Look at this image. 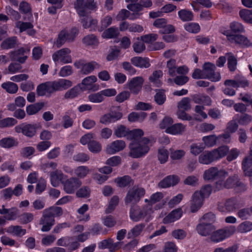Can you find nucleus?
Returning a JSON list of instances; mask_svg holds the SVG:
<instances>
[{"instance_id":"nucleus-28","label":"nucleus","mask_w":252,"mask_h":252,"mask_svg":"<svg viewBox=\"0 0 252 252\" xmlns=\"http://www.w3.org/2000/svg\"><path fill=\"white\" fill-rule=\"evenodd\" d=\"M65 177L66 176L61 171H53L50 173L51 184L54 187H57L59 186L60 182L62 183V181H64Z\"/></svg>"},{"instance_id":"nucleus-4","label":"nucleus","mask_w":252,"mask_h":252,"mask_svg":"<svg viewBox=\"0 0 252 252\" xmlns=\"http://www.w3.org/2000/svg\"><path fill=\"white\" fill-rule=\"evenodd\" d=\"M145 190L138 186H133L128 189L124 198L126 205L136 204L140 199L144 196Z\"/></svg>"},{"instance_id":"nucleus-22","label":"nucleus","mask_w":252,"mask_h":252,"mask_svg":"<svg viewBox=\"0 0 252 252\" xmlns=\"http://www.w3.org/2000/svg\"><path fill=\"white\" fill-rule=\"evenodd\" d=\"M126 147L125 142L122 140H117L108 145L106 149V153L114 154L123 150Z\"/></svg>"},{"instance_id":"nucleus-34","label":"nucleus","mask_w":252,"mask_h":252,"mask_svg":"<svg viewBox=\"0 0 252 252\" xmlns=\"http://www.w3.org/2000/svg\"><path fill=\"white\" fill-rule=\"evenodd\" d=\"M6 231L13 235L21 237L26 233V230L19 225H11L6 229Z\"/></svg>"},{"instance_id":"nucleus-20","label":"nucleus","mask_w":252,"mask_h":252,"mask_svg":"<svg viewBox=\"0 0 252 252\" xmlns=\"http://www.w3.org/2000/svg\"><path fill=\"white\" fill-rule=\"evenodd\" d=\"M144 80L142 77H135L128 81L126 85L130 92L134 94H137L141 90Z\"/></svg>"},{"instance_id":"nucleus-2","label":"nucleus","mask_w":252,"mask_h":252,"mask_svg":"<svg viewBox=\"0 0 252 252\" xmlns=\"http://www.w3.org/2000/svg\"><path fill=\"white\" fill-rule=\"evenodd\" d=\"M63 214L61 207L52 206L43 210L39 224L42 225L41 230L42 232H48L55 224V217H60Z\"/></svg>"},{"instance_id":"nucleus-5","label":"nucleus","mask_w":252,"mask_h":252,"mask_svg":"<svg viewBox=\"0 0 252 252\" xmlns=\"http://www.w3.org/2000/svg\"><path fill=\"white\" fill-rule=\"evenodd\" d=\"M235 231V227L233 226L215 230L210 235V240L214 243H219L229 237L234 233Z\"/></svg>"},{"instance_id":"nucleus-42","label":"nucleus","mask_w":252,"mask_h":252,"mask_svg":"<svg viewBox=\"0 0 252 252\" xmlns=\"http://www.w3.org/2000/svg\"><path fill=\"white\" fill-rule=\"evenodd\" d=\"M17 43V37L12 36L4 39L0 45L2 49L7 50L13 48L15 47Z\"/></svg>"},{"instance_id":"nucleus-40","label":"nucleus","mask_w":252,"mask_h":252,"mask_svg":"<svg viewBox=\"0 0 252 252\" xmlns=\"http://www.w3.org/2000/svg\"><path fill=\"white\" fill-rule=\"evenodd\" d=\"M119 34L118 29L116 27H112L104 31L102 33V37L103 38H114L117 37Z\"/></svg>"},{"instance_id":"nucleus-32","label":"nucleus","mask_w":252,"mask_h":252,"mask_svg":"<svg viewBox=\"0 0 252 252\" xmlns=\"http://www.w3.org/2000/svg\"><path fill=\"white\" fill-rule=\"evenodd\" d=\"M186 129V126L181 123L172 125L170 127L166 129L165 132L173 135L181 134Z\"/></svg>"},{"instance_id":"nucleus-3","label":"nucleus","mask_w":252,"mask_h":252,"mask_svg":"<svg viewBox=\"0 0 252 252\" xmlns=\"http://www.w3.org/2000/svg\"><path fill=\"white\" fill-rule=\"evenodd\" d=\"M154 143V141L146 137L142 138L140 141H132L129 144V155L134 158L141 157L147 154Z\"/></svg>"},{"instance_id":"nucleus-41","label":"nucleus","mask_w":252,"mask_h":252,"mask_svg":"<svg viewBox=\"0 0 252 252\" xmlns=\"http://www.w3.org/2000/svg\"><path fill=\"white\" fill-rule=\"evenodd\" d=\"M145 227L144 223H140L134 226L127 233L128 238H134L140 235Z\"/></svg>"},{"instance_id":"nucleus-9","label":"nucleus","mask_w":252,"mask_h":252,"mask_svg":"<svg viewBox=\"0 0 252 252\" xmlns=\"http://www.w3.org/2000/svg\"><path fill=\"white\" fill-rule=\"evenodd\" d=\"M227 39L232 43L238 44L243 47H249L252 45V43L246 36L241 34H232L229 31H224L223 33Z\"/></svg>"},{"instance_id":"nucleus-12","label":"nucleus","mask_w":252,"mask_h":252,"mask_svg":"<svg viewBox=\"0 0 252 252\" xmlns=\"http://www.w3.org/2000/svg\"><path fill=\"white\" fill-rule=\"evenodd\" d=\"M71 51L69 48H62L52 55V59L54 62H61L63 63H68L72 62V58L70 54Z\"/></svg>"},{"instance_id":"nucleus-39","label":"nucleus","mask_w":252,"mask_h":252,"mask_svg":"<svg viewBox=\"0 0 252 252\" xmlns=\"http://www.w3.org/2000/svg\"><path fill=\"white\" fill-rule=\"evenodd\" d=\"M147 117V113L144 112L140 113L132 112L128 116V120L130 122H142Z\"/></svg>"},{"instance_id":"nucleus-55","label":"nucleus","mask_w":252,"mask_h":252,"mask_svg":"<svg viewBox=\"0 0 252 252\" xmlns=\"http://www.w3.org/2000/svg\"><path fill=\"white\" fill-rule=\"evenodd\" d=\"M144 135L143 131L141 129H135L132 130H129L128 136V139L133 141H140L139 138Z\"/></svg>"},{"instance_id":"nucleus-17","label":"nucleus","mask_w":252,"mask_h":252,"mask_svg":"<svg viewBox=\"0 0 252 252\" xmlns=\"http://www.w3.org/2000/svg\"><path fill=\"white\" fill-rule=\"evenodd\" d=\"M30 49L21 48L17 50L11 51L9 53L11 60L24 63L28 58Z\"/></svg>"},{"instance_id":"nucleus-13","label":"nucleus","mask_w":252,"mask_h":252,"mask_svg":"<svg viewBox=\"0 0 252 252\" xmlns=\"http://www.w3.org/2000/svg\"><path fill=\"white\" fill-rule=\"evenodd\" d=\"M216 69L215 65L213 63H204L203 66L204 79L207 78L214 82L219 81L220 79V75L219 72L215 71Z\"/></svg>"},{"instance_id":"nucleus-23","label":"nucleus","mask_w":252,"mask_h":252,"mask_svg":"<svg viewBox=\"0 0 252 252\" xmlns=\"http://www.w3.org/2000/svg\"><path fill=\"white\" fill-rule=\"evenodd\" d=\"M199 195V193L195 192L192 195L190 201V209L192 213L196 212L203 205L204 199Z\"/></svg>"},{"instance_id":"nucleus-59","label":"nucleus","mask_w":252,"mask_h":252,"mask_svg":"<svg viewBox=\"0 0 252 252\" xmlns=\"http://www.w3.org/2000/svg\"><path fill=\"white\" fill-rule=\"evenodd\" d=\"M1 87L10 94L16 93L18 89V85L12 82L4 83L1 85Z\"/></svg>"},{"instance_id":"nucleus-47","label":"nucleus","mask_w":252,"mask_h":252,"mask_svg":"<svg viewBox=\"0 0 252 252\" xmlns=\"http://www.w3.org/2000/svg\"><path fill=\"white\" fill-rule=\"evenodd\" d=\"M228 150L227 146H223L213 150L216 160L222 158L226 156L228 153Z\"/></svg>"},{"instance_id":"nucleus-33","label":"nucleus","mask_w":252,"mask_h":252,"mask_svg":"<svg viewBox=\"0 0 252 252\" xmlns=\"http://www.w3.org/2000/svg\"><path fill=\"white\" fill-rule=\"evenodd\" d=\"M90 170L88 167L81 165L77 167L74 169V173L75 177L79 180L86 178L90 173Z\"/></svg>"},{"instance_id":"nucleus-24","label":"nucleus","mask_w":252,"mask_h":252,"mask_svg":"<svg viewBox=\"0 0 252 252\" xmlns=\"http://www.w3.org/2000/svg\"><path fill=\"white\" fill-rule=\"evenodd\" d=\"M147 214L144 208L141 209L138 207H131L130 209L129 217L133 221L137 222L144 218Z\"/></svg>"},{"instance_id":"nucleus-38","label":"nucleus","mask_w":252,"mask_h":252,"mask_svg":"<svg viewBox=\"0 0 252 252\" xmlns=\"http://www.w3.org/2000/svg\"><path fill=\"white\" fill-rule=\"evenodd\" d=\"M225 56L227 58L228 68L231 72H233L236 69L237 60L236 58L231 53H227Z\"/></svg>"},{"instance_id":"nucleus-37","label":"nucleus","mask_w":252,"mask_h":252,"mask_svg":"<svg viewBox=\"0 0 252 252\" xmlns=\"http://www.w3.org/2000/svg\"><path fill=\"white\" fill-rule=\"evenodd\" d=\"M18 145V142L13 137H8L0 140V146L4 148H10Z\"/></svg>"},{"instance_id":"nucleus-10","label":"nucleus","mask_w":252,"mask_h":252,"mask_svg":"<svg viewBox=\"0 0 252 252\" xmlns=\"http://www.w3.org/2000/svg\"><path fill=\"white\" fill-rule=\"evenodd\" d=\"M82 184L81 181L75 177H71L62 181L63 189L67 194L74 193Z\"/></svg>"},{"instance_id":"nucleus-21","label":"nucleus","mask_w":252,"mask_h":252,"mask_svg":"<svg viewBox=\"0 0 252 252\" xmlns=\"http://www.w3.org/2000/svg\"><path fill=\"white\" fill-rule=\"evenodd\" d=\"M97 81V78L94 75L88 76L83 79L81 85L84 86L83 89L96 91L99 90V85L94 84Z\"/></svg>"},{"instance_id":"nucleus-29","label":"nucleus","mask_w":252,"mask_h":252,"mask_svg":"<svg viewBox=\"0 0 252 252\" xmlns=\"http://www.w3.org/2000/svg\"><path fill=\"white\" fill-rule=\"evenodd\" d=\"M81 22L85 29L91 28V30H94L96 28L97 21L93 19L89 16V14L85 16H81Z\"/></svg>"},{"instance_id":"nucleus-16","label":"nucleus","mask_w":252,"mask_h":252,"mask_svg":"<svg viewBox=\"0 0 252 252\" xmlns=\"http://www.w3.org/2000/svg\"><path fill=\"white\" fill-rule=\"evenodd\" d=\"M238 175H234L228 178L225 181H224L225 179H221V180H219L214 184V188L217 190L222 189L223 188H235L236 185V182L238 181Z\"/></svg>"},{"instance_id":"nucleus-61","label":"nucleus","mask_w":252,"mask_h":252,"mask_svg":"<svg viewBox=\"0 0 252 252\" xmlns=\"http://www.w3.org/2000/svg\"><path fill=\"white\" fill-rule=\"evenodd\" d=\"M119 202V197L117 195L113 196L110 199L108 207L105 210L106 213H110L113 211L118 205Z\"/></svg>"},{"instance_id":"nucleus-45","label":"nucleus","mask_w":252,"mask_h":252,"mask_svg":"<svg viewBox=\"0 0 252 252\" xmlns=\"http://www.w3.org/2000/svg\"><path fill=\"white\" fill-rule=\"evenodd\" d=\"M19 8L21 12L27 14V19L24 18V20L31 21L32 19V15L31 12V7L29 4L25 1H23L20 3Z\"/></svg>"},{"instance_id":"nucleus-43","label":"nucleus","mask_w":252,"mask_h":252,"mask_svg":"<svg viewBox=\"0 0 252 252\" xmlns=\"http://www.w3.org/2000/svg\"><path fill=\"white\" fill-rule=\"evenodd\" d=\"M205 149L202 143H193L189 146V152L193 156H196L201 153Z\"/></svg>"},{"instance_id":"nucleus-56","label":"nucleus","mask_w":252,"mask_h":252,"mask_svg":"<svg viewBox=\"0 0 252 252\" xmlns=\"http://www.w3.org/2000/svg\"><path fill=\"white\" fill-rule=\"evenodd\" d=\"M239 15L246 22L252 24V10H241L239 11Z\"/></svg>"},{"instance_id":"nucleus-35","label":"nucleus","mask_w":252,"mask_h":252,"mask_svg":"<svg viewBox=\"0 0 252 252\" xmlns=\"http://www.w3.org/2000/svg\"><path fill=\"white\" fill-rule=\"evenodd\" d=\"M179 19L183 22H189L193 20V13L190 10L182 9L178 12Z\"/></svg>"},{"instance_id":"nucleus-63","label":"nucleus","mask_w":252,"mask_h":252,"mask_svg":"<svg viewBox=\"0 0 252 252\" xmlns=\"http://www.w3.org/2000/svg\"><path fill=\"white\" fill-rule=\"evenodd\" d=\"M178 109H182L183 110H189L191 108L190 99L189 97H184L178 103Z\"/></svg>"},{"instance_id":"nucleus-27","label":"nucleus","mask_w":252,"mask_h":252,"mask_svg":"<svg viewBox=\"0 0 252 252\" xmlns=\"http://www.w3.org/2000/svg\"><path fill=\"white\" fill-rule=\"evenodd\" d=\"M130 61L134 66L141 68H147L151 65L150 59L148 58L135 57L131 58Z\"/></svg>"},{"instance_id":"nucleus-48","label":"nucleus","mask_w":252,"mask_h":252,"mask_svg":"<svg viewBox=\"0 0 252 252\" xmlns=\"http://www.w3.org/2000/svg\"><path fill=\"white\" fill-rule=\"evenodd\" d=\"M163 194L162 192H157L152 194L149 199H145V202L150 205H152L154 204L159 202L163 198Z\"/></svg>"},{"instance_id":"nucleus-52","label":"nucleus","mask_w":252,"mask_h":252,"mask_svg":"<svg viewBox=\"0 0 252 252\" xmlns=\"http://www.w3.org/2000/svg\"><path fill=\"white\" fill-rule=\"evenodd\" d=\"M252 230V222L245 221L241 223L237 227V231L241 233H245Z\"/></svg>"},{"instance_id":"nucleus-31","label":"nucleus","mask_w":252,"mask_h":252,"mask_svg":"<svg viewBox=\"0 0 252 252\" xmlns=\"http://www.w3.org/2000/svg\"><path fill=\"white\" fill-rule=\"evenodd\" d=\"M182 215V211L181 209H175L166 216L163 219L165 223H171L179 219Z\"/></svg>"},{"instance_id":"nucleus-64","label":"nucleus","mask_w":252,"mask_h":252,"mask_svg":"<svg viewBox=\"0 0 252 252\" xmlns=\"http://www.w3.org/2000/svg\"><path fill=\"white\" fill-rule=\"evenodd\" d=\"M154 100L158 105H162L166 100V95L164 91L163 90H158L155 95Z\"/></svg>"},{"instance_id":"nucleus-6","label":"nucleus","mask_w":252,"mask_h":252,"mask_svg":"<svg viewBox=\"0 0 252 252\" xmlns=\"http://www.w3.org/2000/svg\"><path fill=\"white\" fill-rule=\"evenodd\" d=\"M74 7L80 16H85L88 14L87 9L92 10L97 9L96 3L94 0H76Z\"/></svg>"},{"instance_id":"nucleus-36","label":"nucleus","mask_w":252,"mask_h":252,"mask_svg":"<svg viewBox=\"0 0 252 252\" xmlns=\"http://www.w3.org/2000/svg\"><path fill=\"white\" fill-rule=\"evenodd\" d=\"M89 210V206L87 204H84L81 207H80L77 211L79 214L78 219L80 221H88L90 219V216L89 214H87L84 215V214Z\"/></svg>"},{"instance_id":"nucleus-26","label":"nucleus","mask_w":252,"mask_h":252,"mask_svg":"<svg viewBox=\"0 0 252 252\" xmlns=\"http://www.w3.org/2000/svg\"><path fill=\"white\" fill-rule=\"evenodd\" d=\"M179 181V178L177 175H169L163 179L158 183V187L166 188L176 185Z\"/></svg>"},{"instance_id":"nucleus-62","label":"nucleus","mask_w":252,"mask_h":252,"mask_svg":"<svg viewBox=\"0 0 252 252\" xmlns=\"http://www.w3.org/2000/svg\"><path fill=\"white\" fill-rule=\"evenodd\" d=\"M88 99L91 102L98 103L104 100V97H103L101 92L100 91L89 95Z\"/></svg>"},{"instance_id":"nucleus-25","label":"nucleus","mask_w":252,"mask_h":252,"mask_svg":"<svg viewBox=\"0 0 252 252\" xmlns=\"http://www.w3.org/2000/svg\"><path fill=\"white\" fill-rule=\"evenodd\" d=\"M252 156L251 154L246 156L242 162V169L245 176H252Z\"/></svg>"},{"instance_id":"nucleus-11","label":"nucleus","mask_w":252,"mask_h":252,"mask_svg":"<svg viewBox=\"0 0 252 252\" xmlns=\"http://www.w3.org/2000/svg\"><path fill=\"white\" fill-rule=\"evenodd\" d=\"M74 66L80 69L82 74L87 75L91 73L94 69H99L100 65L95 62H86L84 60L76 61L74 63Z\"/></svg>"},{"instance_id":"nucleus-60","label":"nucleus","mask_w":252,"mask_h":252,"mask_svg":"<svg viewBox=\"0 0 252 252\" xmlns=\"http://www.w3.org/2000/svg\"><path fill=\"white\" fill-rule=\"evenodd\" d=\"M216 220L215 215L212 212H209L204 214L199 219V222H205L206 223H211L213 224Z\"/></svg>"},{"instance_id":"nucleus-58","label":"nucleus","mask_w":252,"mask_h":252,"mask_svg":"<svg viewBox=\"0 0 252 252\" xmlns=\"http://www.w3.org/2000/svg\"><path fill=\"white\" fill-rule=\"evenodd\" d=\"M184 27L186 31L192 33H197L200 31V26L196 23H187Z\"/></svg>"},{"instance_id":"nucleus-15","label":"nucleus","mask_w":252,"mask_h":252,"mask_svg":"<svg viewBox=\"0 0 252 252\" xmlns=\"http://www.w3.org/2000/svg\"><path fill=\"white\" fill-rule=\"evenodd\" d=\"M241 205L240 200L237 198H231L225 200L224 203H220L218 205L219 210L222 212H232Z\"/></svg>"},{"instance_id":"nucleus-19","label":"nucleus","mask_w":252,"mask_h":252,"mask_svg":"<svg viewBox=\"0 0 252 252\" xmlns=\"http://www.w3.org/2000/svg\"><path fill=\"white\" fill-rule=\"evenodd\" d=\"M15 130L17 133H22L27 137H32L36 133L35 126L31 124H23L15 127Z\"/></svg>"},{"instance_id":"nucleus-14","label":"nucleus","mask_w":252,"mask_h":252,"mask_svg":"<svg viewBox=\"0 0 252 252\" xmlns=\"http://www.w3.org/2000/svg\"><path fill=\"white\" fill-rule=\"evenodd\" d=\"M0 214L4 215V218L0 217V224L2 225L5 223L6 220H16L19 214V210L16 207L6 209L2 205L1 208H0Z\"/></svg>"},{"instance_id":"nucleus-8","label":"nucleus","mask_w":252,"mask_h":252,"mask_svg":"<svg viewBox=\"0 0 252 252\" xmlns=\"http://www.w3.org/2000/svg\"><path fill=\"white\" fill-rule=\"evenodd\" d=\"M228 173L225 170L212 167L204 171L203 177L206 180L215 181V184L221 179H225Z\"/></svg>"},{"instance_id":"nucleus-1","label":"nucleus","mask_w":252,"mask_h":252,"mask_svg":"<svg viewBox=\"0 0 252 252\" xmlns=\"http://www.w3.org/2000/svg\"><path fill=\"white\" fill-rule=\"evenodd\" d=\"M72 85V82L69 80L60 79L56 81L47 82L38 86L37 94L38 95L43 96L62 90H66Z\"/></svg>"},{"instance_id":"nucleus-18","label":"nucleus","mask_w":252,"mask_h":252,"mask_svg":"<svg viewBox=\"0 0 252 252\" xmlns=\"http://www.w3.org/2000/svg\"><path fill=\"white\" fill-rule=\"evenodd\" d=\"M216 229V226L211 223L205 222H199L196 225V230L197 233L202 236H210L212 232Z\"/></svg>"},{"instance_id":"nucleus-51","label":"nucleus","mask_w":252,"mask_h":252,"mask_svg":"<svg viewBox=\"0 0 252 252\" xmlns=\"http://www.w3.org/2000/svg\"><path fill=\"white\" fill-rule=\"evenodd\" d=\"M144 42L141 39H140L139 37L137 38L132 45L134 51L137 54L142 53L146 49Z\"/></svg>"},{"instance_id":"nucleus-44","label":"nucleus","mask_w":252,"mask_h":252,"mask_svg":"<svg viewBox=\"0 0 252 252\" xmlns=\"http://www.w3.org/2000/svg\"><path fill=\"white\" fill-rule=\"evenodd\" d=\"M163 75L162 71L160 70L154 71L151 75L149 77V80L157 87L161 85L160 78Z\"/></svg>"},{"instance_id":"nucleus-54","label":"nucleus","mask_w":252,"mask_h":252,"mask_svg":"<svg viewBox=\"0 0 252 252\" xmlns=\"http://www.w3.org/2000/svg\"><path fill=\"white\" fill-rule=\"evenodd\" d=\"M168 155L167 150L164 148H161L158 150L157 157L160 163H164L167 161Z\"/></svg>"},{"instance_id":"nucleus-53","label":"nucleus","mask_w":252,"mask_h":252,"mask_svg":"<svg viewBox=\"0 0 252 252\" xmlns=\"http://www.w3.org/2000/svg\"><path fill=\"white\" fill-rule=\"evenodd\" d=\"M57 163L55 162L50 161L41 165V169L45 173H49L52 172L53 170L56 169Z\"/></svg>"},{"instance_id":"nucleus-46","label":"nucleus","mask_w":252,"mask_h":252,"mask_svg":"<svg viewBox=\"0 0 252 252\" xmlns=\"http://www.w3.org/2000/svg\"><path fill=\"white\" fill-rule=\"evenodd\" d=\"M43 103H36L34 104H31L26 108L27 113L29 115L35 114L39 112L43 107Z\"/></svg>"},{"instance_id":"nucleus-57","label":"nucleus","mask_w":252,"mask_h":252,"mask_svg":"<svg viewBox=\"0 0 252 252\" xmlns=\"http://www.w3.org/2000/svg\"><path fill=\"white\" fill-rule=\"evenodd\" d=\"M17 123V121L13 118H6L0 120V128L13 126Z\"/></svg>"},{"instance_id":"nucleus-50","label":"nucleus","mask_w":252,"mask_h":252,"mask_svg":"<svg viewBox=\"0 0 252 252\" xmlns=\"http://www.w3.org/2000/svg\"><path fill=\"white\" fill-rule=\"evenodd\" d=\"M129 133V129L123 125H120L118 126L114 131V134L117 137L126 136L127 139Z\"/></svg>"},{"instance_id":"nucleus-30","label":"nucleus","mask_w":252,"mask_h":252,"mask_svg":"<svg viewBox=\"0 0 252 252\" xmlns=\"http://www.w3.org/2000/svg\"><path fill=\"white\" fill-rule=\"evenodd\" d=\"M216 160V159L213 151L211 152H205L203 154H201L198 157L199 162L203 164H210Z\"/></svg>"},{"instance_id":"nucleus-49","label":"nucleus","mask_w":252,"mask_h":252,"mask_svg":"<svg viewBox=\"0 0 252 252\" xmlns=\"http://www.w3.org/2000/svg\"><path fill=\"white\" fill-rule=\"evenodd\" d=\"M218 138L215 135H210L202 137V140L205 146L212 147L216 144Z\"/></svg>"},{"instance_id":"nucleus-7","label":"nucleus","mask_w":252,"mask_h":252,"mask_svg":"<svg viewBox=\"0 0 252 252\" xmlns=\"http://www.w3.org/2000/svg\"><path fill=\"white\" fill-rule=\"evenodd\" d=\"M78 33V30L76 28H72L69 32L66 30H62L59 33L55 43L56 46L57 48H60L66 41L69 42L73 41Z\"/></svg>"}]
</instances>
